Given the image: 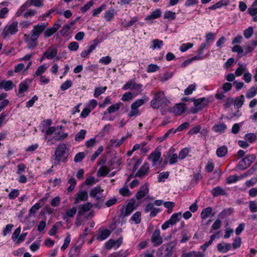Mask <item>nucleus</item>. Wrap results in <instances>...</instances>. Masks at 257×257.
<instances>
[{
	"instance_id": "15",
	"label": "nucleus",
	"mask_w": 257,
	"mask_h": 257,
	"mask_svg": "<svg viewBox=\"0 0 257 257\" xmlns=\"http://www.w3.org/2000/svg\"><path fill=\"white\" fill-rule=\"evenodd\" d=\"M58 53L57 48L50 47L44 52V56L46 57V59L51 60L56 58Z\"/></svg>"
},
{
	"instance_id": "22",
	"label": "nucleus",
	"mask_w": 257,
	"mask_h": 257,
	"mask_svg": "<svg viewBox=\"0 0 257 257\" xmlns=\"http://www.w3.org/2000/svg\"><path fill=\"white\" fill-rule=\"evenodd\" d=\"M149 165L148 163H144L136 173V176L139 177H143L148 174Z\"/></svg>"
},
{
	"instance_id": "19",
	"label": "nucleus",
	"mask_w": 257,
	"mask_h": 257,
	"mask_svg": "<svg viewBox=\"0 0 257 257\" xmlns=\"http://www.w3.org/2000/svg\"><path fill=\"white\" fill-rule=\"evenodd\" d=\"M185 110L186 107L184 103L177 104L172 108V112L176 115H181Z\"/></svg>"
},
{
	"instance_id": "58",
	"label": "nucleus",
	"mask_w": 257,
	"mask_h": 257,
	"mask_svg": "<svg viewBox=\"0 0 257 257\" xmlns=\"http://www.w3.org/2000/svg\"><path fill=\"white\" fill-rule=\"evenodd\" d=\"M193 46V44L191 43H186L182 44L179 48V50L182 52H185L188 49L191 48Z\"/></svg>"
},
{
	"instance_id": "54",
	"label": "nucleus",
	"mask_w": 257,
	"mask_h": 257,
	"mask_svg": "<svg viewBox=\"0 0 257 257\" xmlns=\"http://www.w3.org/2000/svg\"><path fill=\"white\" fill-rule=\"evenodd\" d=\"M138 21V18L137 17H134L131 18V20L125 22H122V25L124 28H127L133 26L135 23H136Z\"/></svg>"
},
{
	"instance_id": "32",
	"label": "nucleus",
	"mask_w": 257,
	"mask_h": 257,
	"mask_svg": "<svg viewBox=\"0 0 257 257\" xmlns=\"http://www.w3.org/2000/svg\"><path fill=\"white\" fill-rule=\"evenodd\" d=\"M76 208L75 207H73L70 209L67 210L65 213L64 214V220L66 221H67L68 219L71 217H73L76 213Z\"/></svg>"
},
{
	"instance_id": "18",
	"label": "nucleus",
	"mask_w": 257,
	"mask_h": 257,
	"mask_svg": "<svg viewBox=\"0 0 257 257\" xmlns=\"http://www.w3.org/2000/svg\"><path fill=\"white\" fill-rule=\"evenodd\" d=\"M47 198L44 197L35 204L29 210V214H35L43 205L44 202L47 200Z\"/></svg>"
},
{
	"instance_id": "43",
	"label": "nucleus",
	"mask_w": 257,
	"mask_h": 257,
	"mask_svg": "<svg viewBox=\"0 0 257 257\" xmlns=\"http://www.w3.org/2000/svg\"><path fill=\"white\" fill-rule=\"evenodd\" d=\"M212 208L211 207H207L204 209L201 213V217L202 219H205L210 216L212 213Z\"/></svg>"
},
{
	"instance_id": "12",
	"label": "nucleus",
	"mask_w": 257,
	"mask_h": 257,
	"mask_svg": "<svg viewBox=\"0 0 257 257\" xmlns=\"http://www.w3.org/2000/svg\"><path fill=\"white\" fill-rule=\"evenodd\" d=\"M103 190L99 186H97L92 189L89 193L90 196L98 200L103 197Z\"/></svg>"
},
{
	"instance_id": "35",
	"label": "nucleus",
	"mask_w": 257,
	"mask_h": 257,
	"mask_svg": "<svg viewBox=\"0 0 257 257\" xmlns=\"http://www.w3.org/2000/svg\"><path fill=\"white\" fill-rule=\"evenodd\" d=\"M244 101V97L243 95L237 97L234 101V105L236 108H240Z\"/></svg>"
},
{
	"instance_id": "47",
	"label": "nucleus",
	"mask_w": 257,
	"mask_h": 257,
	"mask_svg": "<svg viewBox=\"0 0 257 257\" xmlns=\"http://www.w3.org/2000/svg\"><path fill=\"white\" fill-rule=\"evenodd\" d=\"M196 89V84L195 83L189 85L185 90H184V94L185 95H189L191 94L194 91H195Z\"/></svg>"
},
{
	"instance_id": "29",
	"label": "nucleus",
	"mask_w": 257,
	"mask_h": 257,
	"mask_svg": "<svg viewBox=\"0 0 257 257\" xmlns=\"http://www.w3.org/2000/svg\"><path fill=\"white\" fill-rule=\"evenodd\" d=\"M127 139V137H122L120 140L111 139L109 141V146L110 147H119Z\"/></svg>"
},
{
	"instance_id": "8",
	"label": "nucleus",
	"mask_w": 257,
	"mask_h": 257,
	"mask_svg": "<svg viewBox=\"0 0 257 257\" xmlns=\"http://www.w3.org/2000/svg\"><path fill=\"white\" fill-rule=\"evenodd\" d=\"M161 153L158 150H155L152 152L148 157V160L152 162L153 166H157L161 162Z\"/></svg>"
},
{
	"instance_id": "40",
	"label": "nucleus",
	"mask_w": 257,
	"mask_h": 257,
	"mask_svg": "<svg viewBox=\"0 0 257 257\" xmlns=\"http://www.w3.org/2000/svg\"><path fill=\"white\" fill-rule=\"evenodd\" d=\"M86 131L85 130H81L75 136V140L76 142H81L85 137Z\"/></svg>"
},
{
	"instance_id": "42",
	"label": "nucleus",
	"mask_w": 257,
	"mask_h": 257,
	"mask_svg": "<svg viewBox=\"0 0 257 257\" xmlns=\"http://www.w3.org/2000/svg\"><path fill=\"white\" fill-rule=\"evenodd\" d=\"M176 13L170 11H167L164 14V18L170 21L174 20L176 19Z\"/></svg>"
},
{
	"instance_id": "4",
	"label": "nucleus",
	"mask_w": 257,
	"mask_h": 257,
	"mask_svg": "<svg viewBox=\"0 0 257 257\" xmlns=\"http://www.w3.org/2000/svg\"><path fill=\"white\" fill-rule=\"evenodd\" d=\"M166 101V98L163 91H159L154 94V98L151 101V106L154 108H158Z\"/></svg>"
},
{
	"instance_id": "25",
	"label": "nucleus",
	"mask_w": 257,
	"mask_h": 257,
	"mask_svg": "<svg viewBox=\"0 0 257 257\" xmlns=\"http://www.w3.org/2000/svg\"><path fill=\"white\" fill-rule=\"evenodd\" d=\"M217 248L219 252L225 253L231 249V245L229 243L223 242L218 244Z\"/></svg>"
},
{
	"instance_id": "37",
	"label": "nucleus",
	"mask_w": 257,
	"mask_h": 257,
	"mask_svg": "<svg viewBox=\"0 0 257 257\" xmlns=\"http://www.w3.org/2000/svg\"><path fill=\"white\" fill-rule=\"evenodd\" d=\"M204 254L200 252L190 251L183 254V257H203Z\"/></svg>"
},
{
	"instance_id": "45",
	"label": "nucleus",
	"mask_w": 257,
	"mask_h": 257,
	"mask_svg": "<svg viewBox=\"0 0 257 257\" xmlns=\"http://www.w3.org/2000/svg\"><path fill=\"white\" fill-rule=\"evenodd\" d=\"M119 193L123 197H129L132 193L126 186H123L119 190Z\"/></svg>"
},
{
	"instance_id": "2",
	"label": "nucleus",
	"mask_w": 257,
	"mask_h": 257,
	"mask_svg": "<svg viewBox=\"0 0 257 257\" xmlns=\"http://www.w3.org/2000/svg\"><path fill=\"white\" fill-rule=\"evenodd\" d=\"M68 149L64 144L59 145L55 151L54 155L55 160L58 162H65L68 156Z\"/></svg>"
},
{
	"instance_id": "59",
	"label": "nucleus",
	"mask_w": 257,
	"mask_h": 257,
	"mask_svg": "<svg viewBox=\"0 0 257 257\" xmlns=\"http://www.w3.org/2000/svg\"><path fill=\"white\" fill-rule=\"evenodd\" d=\"M160 69V67L156 64H151L147 68L148 73H153L157 71Z\"/></svg>"
},
{
	"instance_id": "16",
	"label": "nucleus",
	"mask_w": 257,
	"mask_h": 257,
	"mask_svg": "<svg viewBox=\"0 0 257 257\" xmlns=\"http://www.w3.org/2000/svg\"><path fill=\"white\" fill-rule=\"evenodd\" d=\"M152 241L155 246H158L162 243L160 230L156 229L154 231L152 237Z\"/></svg>"
},
{
	"instance_id": "13",
	"label": "nucleus",
	"mask_w": 257,
	"mask_h": 257,
	"mask_svg": "<svg viewBox=\"0 0 257 257\" xmlns=\"http://www.w3.org/2000/svg\"><path fill=\"white\" fill-rule=\"evenodd\" d=\"M88 198V193L85 190H79L75 195L74 204H76L81 201H84Z\"/></svg>"
},
{
	"instance_id": "51",
	"label": "nucleus",
	"mask_w": 257,
	"mask_h": 257,
	"mask_svg": "<svg viewBox=\"0 0 257 257\" xmlns=\"http://www.w3.org/2000/svg\"><path fill=\"white\" fill-rule=\"evenodd\" d=\"M114 10L111 9L105 12L104 15V18L107 21H110L114 17Z\"/></svg>"
},
{
	"instance_id": "49",
	"label": "nucleus",
	"mask_w": 257,
	"mask_h": 257,
	"mask_svg": "<svg viewBox=\"0 0 257 257\" xmlns=\"http://www.w3.org/2000/svg\"><path fill=\"white\" fill-rule=\"evenodd\" d=\"M152 43L153 45L152 46V49L153 50L161 49L163 46V41L158 39H155L152 42Z\"/></svg>"
},
{
	"instance_id": "36",
	"label": "nucleus",
	"mask_w": 257,
	"mask_h": 257,
	"mask_svg": "<svg viewBox=\"0 0 257 257\" xmlns=\"http://www.w3.org/2000/svg\"><path fill=\"white\" fill-rule=\"evenodd\" d=\"M110 169L108 167L104 166L99 168L97 172V176L98 177H104L106 176L109 172Z\"/></svg>"
},
{
	"instance_id": "33",
	"label": "nucleus",
	"mask_w": 257,
	"mask_h": 257,
	"mask_svg": "<svg viewBox=\"0 0 257 257\" xmlns=\"http://www.w3.org/2000/svg\"><path fill=\"white\" fill-rule=\"evenodd\" d=\"M181 213L180 212L172 214L169 219V221L171 222V225H174L178 222L181 219Z\"/></svg>"
},
{
	"instance_id": "10",
	"label": "nucleus",
	"mask_w": 257,
	"mask_h": 257,
	"mask_svg": "<svg viewBox=\"0 0 257 257\" xmlns=\"http://www.w3.org/2000/svg\"><path fill=\"white\" fill-rule=\"evenodd\" d=\"M122 242V237H120L117 240L110 239L105 243V247L107 249H110L112 248L116 249L120 246Z\"/></svg>"
},
{
	"instance_id": "1",
	"label": "nucleus",
	"mask_w": 257,
	"mask_h": 257,
	"mask_svg": "<svg viewBox=\"0 0 257 257\" xmlns=\"http://www.w3.org/2000/svg\"><path fill=\"white\" fill-rule=\"evenodd\" d=\"M45 137L54 134V138L58 141L63 140L68 137V134L64 132L63 127L62 125H59L56 127H48L45 131Z\"/></svg>"
},
{
	"instance_id": "63",
	"label": "nucleus",
	"mask_w": 257,
	"mask_h": 257,
	"mask_svg": "<svg viewBox=\"0 0 257 257\" xmlns=\"http://www.w3.org/2000/svg\"><path fill=\"white\" fill-rule=\"evenodd\" d=\"M72 85V82L70 80H67L63 83H62L60 86L61 90L64 91L71 87Z\"/></svg>"
},
{
	"instance_id": "3",
	"label": "nucleus",
	"mask_w": 257,
	"mask_h": 257,
	"mask_svg": "<svg viewBox=\"0 0 257 257\" xmlns=\"http://www.w3.org/2000/svg\"><path fill=\"white\" fill-rule=\"evenodd\" d=\"M143 85L136 82L135 79L128 80L122 87L124 90L131 89L133 91L136 96H138L143 91Z\"/></svg>"
},
{
	"instance_id": "57",
	"label": "nucleus",
	"mask_w": 257,
	"mask_h": 257,
	"mask_svg": "<svg viewBox=\"0 0 257 257\" xmlns=\"http://www.w3.org/2000/svg\"><path fill=\"white\" fill-rule=\"evenodd\" d=\"M94 4V0H91V1H89V2H88L86 4H85L84 6H83L81 8V9H80L81 12L82 13H86L88 10H89L91 8V7H92L93 6Z\"/></svg>"
},
{
	"instance_id": "20",
	"label": "nucleus",
	"mask_w": 257,
	"mask_h": 257,
	"mask_svg": "<svg viewBox=\"0 0 257 257\" xmlns=\"http://www.w3.org/2000/svg\"><path fill=\"white\" fill-rule=\"evenodd\" d=\"M61 27L60 23L58 22L55 23L52 27L47 29L44 33L46 37H49L53 35Z\"/></svg>"
},
{
	"instance_id": "44",
	"label": "nucleus",
	"mask_w": 257,
	"mask_h": 257,
	"mask_svg": "<svg viewBox=\"0 0 257 257\" xmlns=\"http://www.w3.org/2000/svg\"><path fill=\"white\" fill-rule=\"evenodd\" d=\"M211 192L214 196H218L219 195H224L225 193L224 190L219 187H216L213 188L211 190Z\"/></svg>"
},
{
	"instance_id": "23",
	"label": "nucleus",
	"mask_w": 257,
	"mask_h": 257,
	"mask_svg": "<svg viewBox=\"0 0 257 257\" xmlns=\"http://www.w3.org/2000/svg\"><path fill=\"white\" fill-rule=\"evenodd\" d=\"M162 15V12L160 9H158L153 11L150 15L146 17L145 20L147 21H151L153 19L159 18Z\"/></svg>"
},
{
	"instance_id": "64",
	"label": "nucleus",
	"mask_w": 257,
	"mask_h": 257,
	"mask_svg": "<svg viewBox=\"0 0 257 257\" xmlns=\"http://www.w3.org/2000/svg\"><path fill=\"white\" fill-rule=\"evenodd\" d=\"M79 44L75 41L71 42L68 45V48L71 51H76L79 48Z\"/></svg>"
},
{
	"instance_id": "17",
	"label": "nucleus",
	"mask_w": 257,
	"mask_h": 257,
	"mask_svg": "<svg viewBox=\"0 0 257 257\" xmlns=\"http://www.w3.org/2000/svg\"><path fill=\"white\" fill-rule=\"evenodd\" d=\"M121 106H122V103L121 102L111 104L103 112L104 116H106L108 114L112 113L117 111L119 109Z\"/></svg>"
},
{
	"instance_id": "30",
	"label": "nucleus",
	"mask_w": 257,
	"mask_h": 257,
	"mask_svg": "<svg viewBox=\"0 0 257 257\" xmlns=\"http://www.w3.org/2000/svg\"><path fill=\"white\" fill-rule=\"evenodd\" d=\"M227 126L223 123H217L214 125L212 130L216 133H222L226 130Z\"/></svg>"
},
{
	"instance_id": "21",
	"label": "nucleus",
	"mask_w": 257,
	"mask_h": 257,
	"mask_svg": "<svg viewBox=\"0 0 257 257\" xmlns=\"http://www.w3.org/2000/svg\"><path fill=\"white\" fill-rule=\"evenodd\" d=\"M208 103V100L204 97L200 98L194 100V106L199 108L200 110L207 105Z\"/></svg>"
},
{
	"instance_id": "53",
	"label": "nucleus",
	"mask_w": 257,
	"mask_h": 257,
	"mask_svg": "<svg viewBox=\"0 0 257 257\" xmlns=\"http://www.w3.org/2000/svg\"><path fill=\"white\" fill-rule=\"evenodd\" d=\"M107 87L106 86L95 88L94 93V97L97 98L100 94L104 93Z\"/></svg>"
},
{
	"instance_id": "62",
	"label": "nucleus",
	"mask_w": 257,
	"mask_h": 257,
	"mask_svg": "<svg viewBox=\"0 0 257 257\" xmlns=\"http://www.w3.org/2000/svg\"><path fill=\"white\" fill-rule=\"evenodd\" d=\"M169 175L168 172H162L158 176V181L160 182H164L168 178Z\"/></svg>"
},
{
	"instance_id": "14",
	"label": "nucleus",
	"mask_w": 257,
	"mask_h": 257,
	"mask_svg": "<svg viewBox=\"0 0 257 257\" xmlns=\"http://www.w3.org/2000/svg\"><path fill=\"white\" fill-rule=\"evenodd\" d=\"M30 5H33L36 7H40L42 5V3L40 0H31L30 2H27L23 5L18 10L17 12V16H20L22 12L25 10L26 8L29 6Z\"/></svg>"
},
{
	"instance_id": "46",
	"label": "nucleus",
	"mask_w": 257,
	"mask_h": 257,
	"mask_svg": "<svg viewBox=\"0 0 257 257\" xmlns=\"http://www.w3.org/2000/svg\"><path fill=\"white\" fill-rule=\"evenodd\" d=\"M28 85L26 82H23L20 84L18 94L19 95H22L25 92H26L28 89Z\"/></svg>"
},
{
	"instance_id": "7",
	"label": "nucleus",
	"mask_w": 257,
	"mask_h": 257,
	"mask_svg": "<svg viewBox=\"0 0 257 257\" xmlns=\"http://www.w3.org/2000/svg\"><path fill=\"white\" fill-rule=\"evenodd\" d=\"M47 25L48 23H43L41 25L35 26L32 31L33 33L31 36V39L35 41L38 39L40 34L45 30Z\"/></svg>"
},
{
	"instance_id": "6",
	"label": "nucleus",
	"mask_w": 257,
	"mask_h": 257,
	"mask_svg": "<svg viewBox=\"0 0 257 257\" xmlns=\"http://www.w3.org/2000/svg\"><path fill=\"white\" fill-rule=\"evenodd\" d=\"M110 233V231L107 229L100 228L97 233L93 237V239L102 241L109 237Z\"/></svg>"
},
{
	"instance_id": "28",
	"label": "nucleus",
	"mask_w": 257,
	"mask_h": 257,
	"mask_svg": "<svg viewBox=\"0 0 257 257\" xmlns=\"http://www.w3.org/2000/svg\"><path fill=\"white\" fill-rule=\"evenodd\" d=\"M93 206V205L90 202H87L79 206L78 214L83 215L86 212L89 211Z\"/></svg>"
},
{
	"instance_id": "9",
	"label": "nucleus",
	"mask_w": 257,
	"mask_h": 257,
	"mask_svg": "<svg viewBox=\"0 0 257 257\" xmlns=\"http://www.w3.org/2000/svg\"><path fill=\"white\" fill-rule=\"evenodd\" d=\"M175 149L174 148H170L169 152L166 155L164 162L167 163L168 161L169 164L172 165L177 162L178 156L177 154L174 153Z\"/></svg>"
},
{
	"instance_id": "11",
	"label": "nucleus",
	"mask_w": 257,
	"mask_h": 257,
	"mask_svg": "<svg viewBox=\"0 0 257 257\" xmlns=\"http://www.w3.org/2000/svg\"><path fill=\"white\" fill-rule=\"evenodd\" d=\"M149 192V185L148 183H145L142 185L139 191L136 195V199L140 200L144 198L148 194Z\"/></svg>"
},
{
	"instance_id": "31",
	"label": "nucleus",
	"mask_w": 257,
	"mask_h": 257,
	"mask_svg": "<svg viewBox=\"0 0 257 257\" xmlns=\"http://www.w3.org/2000/svg\"><path fill=\"white\" fill-rule=\"evenodd\" d=\"M230 2L229 0H220L214 5L210 6L209 9L214 10L220 8L223 6L229 5Z\"/></svg>"
},
{
	"instance_id": "61",
	"label": "nucleus",
	"mask_w": 257,
	"mask_h": 257,
	"mask_svg": "<svg viewBox=\"0 0 257 257\" xmlns=\"http://www.w3.org/2000/svg\"><path fill=\"white\" fill-rule=\"evenodd\" d=\"M80 254V249L78 247L71 248L69 252V257H78Z\"/></svg>"
},
{
	"instance_id": "26",
	"label": "nucleus",
	"mask_w": 257,
	"mask_h": 257,
	"mask_svg": "<svg viewBox=\"0 0 257 257\" xmlns=\"http://www.w3.org/2000/svg\"><path fill=\"white\" fill-rule=\"evenodd\" d=\"M149 99L148 96H144L142 98L137 99L132 104L131 106H132L133 108H137L138 109L139 107L143 105L145 103L148 102Z\"/></svg>"
},
{
	"instance_id": "55",
	"label": "nucleus",
	"mask_w": 257,
	"mask_h": 257,
	"mask_svg": "<svg viewBox=\"0 0 257 257\" xmlns=\"http://www.w3.org/2000/svg\"><path fill=\"white\" fill-rule=\"evenodd\" d=\"M238 67L236 69L235 72V75L236 76H241L243 72H246V67L243 66L240 63H238Z\"/></svg>"
},
{
	"instance_id": "48",
	"label": "nucleus",
	"mask_w": 257,
	"mask_h": 257,
	"mask_svg": "<svg viewBox=\"0 0 257 257\" xmlns=\"http://www.w3.org/2000/svg\"><path fill=\"white\" fill-rule=\"evenodd\" d=\"M136 96H137L135 95V93L130 92H125L122 95L121 100L123 101H127L133 99L134 97Z\"/></svg>"
},
{
	"instance_id": "34",
	"label": "nucleus",
	"mask_w": 257,
	"mask_h": 257,
	"mask_svg": "<svg viewBox=\"0 0 257 257\" xmlns=\"http://www.w3.org/2000/svg\"><path fill=\"white\" fill-rule=\"evenodd\" d=\"M245 176H246V174L241 175L240 176H237L236 175H231L227 178V183L228 184L234 183L236 181L242 179Z\"/></svg>"
},
{
	"instance_id": "56",
	"label": "nucleus",
	"mask_w": 257,
	"mask_h": 257,
	"mask_svg": "<svg viewBox=\"0 0 257 257\" xmlns=\"http://www.w3.org/2000/svg\"><path fill=\"white\" fill-rule=\"evenodd\" d=\"M257 94V90L254 87H251L246 92V97L248 98H251Z\"/></svg>"
},
{
	"instance_id": "27",
	"label": "nucleus",
	"mask_w": 257,
	"mask_h": 257,
	"mask_svg": "<svg viewBox=\"0 0 257 257\" xmlns=\"http://www.w3.org/2000/svg\"><path fill=\"white\" fill-rule=\"evenodd\" d=\"M130 254L131 251L129 249L120 250L117 252L111 253L108 257H127Z\"/></svg>"
},
{
	"instance_id": "24",
	"label": "nucleus",
	"mask_w": 257,
	"mask_h": 257,
	"mask_svg": "<svg viewBox=\"0 0 257 257\" xmlns=\"http://www.w3.org/2000/svg\"><path fill=\"white\" fill-rule=\"evenodd\" d=\"M14 83L10 80H3L0 82V89L9 91L13 89Z\"/></svg>"
},
{
	"instance_id": "5",
	"label": "nucleus",
	"mask_w": 257,
	"mask_h": 257,
	"mask_svg": "<svg viewBox=\"0 0 257 257\" xmlns=\"http://www.w3.org/2000/svg\"><path fill=\"white\" fill-rule=\"evenodd\" d=\"M18 22H13L8 27H6L3 33L4 38L6 39L10 35H14L18 31Z\"/></svg>"
},
{
	"instance_id": "50",
	"label": "nucleus",
	"mask_w": 257,
	"mask_h": 257,
	"mask_svg": "<svg viewBox=\"0 0 257 257\" xmlns=\"http://www.w3.org/2000/svg\"><path fill=\"white\" fill-rule=\"evenodd\" d=\"M131 219L136 224H139L141 221V213L140 211L136 212L131 217Z\"/></svg>"
},
{
	"instance_id": "60",
	"label": "nucleus",
	"mask_w": 257,
	"mask_h": 257,
	"mask_svg": "<svg viewBox=\"0 0 257 257\" xmlns=\"http://www.w3.org/2000/svg\"><path fill=\"white\" fill-rule=\"evenodd\" d=\"M19 194L20 192L19 190L13 189L9 194V198L11 200L15 199L19 196Z\"/></svg>"
},
{
	"instance_id": "52",
	"label": "nucleus",
	"mask_w": 257,
	"mask_h": 257,
	"mask_svg": "<svg viewBox=\"0 0 257 257\" xmlns=\"http://www.w3.org/2000/svg\"><path fill=\"white\" fill-rule=\"evenodd\" d=\"M189 152L190 151L189 149L187 148H183L180 151L179 153V159L183 160L185 159L188 155Z\"/></svg>"
},
{
	"instance_id": "39",
	"label": "nucleus",
	"mask_w": 257,
	"mask_h": 257,
	"mask_svg": "<svg viewBox=\"0 0 257 257\" xmlns=\"http://www.w3.org/2000/svg\"><path fill=\"white\" fill-rule=\"evenodd\" d=\"M47 68L48 66L46 64H43L40 65L38 67L35 75L36 76H42V74L45 73Z\"/></svg>"
},
{
	"instance_id": "38",
	"label": "nucleus",
	"mask_w": 257,
	"mask_h": 257,
	"mask_svg": "<svg viewBox=\"0 0 257 257\" xmlns=\"http://www.w3.org/2000/svg\"><path fill=\"white\" fill-rule=\"evenodd\" d=\"M257 46V42L252 41L251 44L246 45L244 48L245 54L252 52Z\"/></svg>"
},
{
	"instance_id": "41",
	"label": "nucleus",
	"mask_w": 257,
	"mask_h": 257,
	"mask_svg": "<svg viewBox=\"0 0 257 257\" xmlns=\"http://www.w3.org/2000/svg\"><path fill=\"white\" fill-rule=\"evenodd\" d=\"M227 153V148L225 146H221L216 150V155L218 157H224Z\"/></svg>"
}]
</instances>
